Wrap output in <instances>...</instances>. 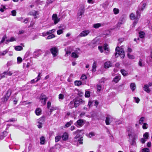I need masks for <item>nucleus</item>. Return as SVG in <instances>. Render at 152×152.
I'll return each mask as SVG.
<instances>
[{
    "label": "nucleus",
    "instance_id": "nucleus-1",
    "mask_svg": "<svg viewBox=\"0 0 152 152\" xmlns=\"http://www.w3.org/2000/svg\"><path fill=\"white\" fill-rule=\"evenodd\" d=\"M129 138V142L130 144L132 145H136V142L135 139L136 138L135 136L132 135L131 134H128Z\"/></svg>",
    "mask_w": 152,
    "mask_h": 152
},
{
    "label": "nucleus",
    "instance_id": "nucleus-2",
    "mask_svg": "<svg viewBox=\"0 0 152 152\" xmlns=\"http://www.w3.org/2000/svg\"><path fill=\"white\" fill-rule=\"evenodd\" d=\"M84 6L83 5L81 6L77 12V16L80 19L81 18L82 15L84 14Z\"/></svg>",
    "mask_w": 152,
    "mask_h": 152
},
{
    "label": "nucleus",
    "instance_id": "nucleus-3",
    "mask_svg": "<svg viewBox=\"0 0 152 152\" xmlns=\"http://www.w3.org/2000/svg\"><path fill=\"white\" fill-rule=\"evenodd\" d=\"M75 107H78L80 104L83 103L84 101L80 99L77 98L74 101Z\"/></svg>",
    "mask_w": 152,
    "mask_h": 152
},
{
    "label": "nucleus",
    "instance_id": "nucleus-4",
    "mask_svg": "<svg viewBox=\"0 0 152 152\" xmlns=\"http://www.w3.org/2000/svg\"><path fill=\"white\" fill-rule=\"evenodd\" d=\"M52 20L54 21V23L56 24L60 21V18L57 17L56 14H54L52 16Z\"/></svg>",
    "mask_w": 152,
    "mask_h": 152
},
{
    "label": "nucleus",
    "instance_id": "nucleus-5",
    "mask_svg": "<svg viewBox=\"0 0 152 152\" xmlns=\"http://www.w3.org/2000/svg\"><path fill=\"white\" fill-rule=\"evenodd\" d=\"M50 50L53 57L56 56L58 54V50L57 48L53 47L50 49Z\"/></svg>",
    "mask_w": 152,
    "mask_h": 152
},
{
    "label": "nucleus",
    "instance_id": "nucleus-6",
    "mask_svg": "<svg viewBox=\"0 0 152 152\" xmlns=\"http://www.w3.org/2000/svg\"><path fill=\"white\" fill-rule=\"evenodd\" d=\"M113 118L109 115H107L106 117L105 123L107 125H109L110 124V121H112Z\"/></svg>",
    "mask_w": 152,
    "mask_h": 152
},
{
    "label": "nucleus",
    "instance_id": "nucleus-7",
    "mask_svg": "<svg viewBox=\"0 0 152 152\" xmlns=\"http://www.w3.org/2000/svg\"><path fill=\"white\" fill-rule=\"evenodd\" d=\"M90 32V31L89 30H86L83 31L80 33L79 36L80 37H85L87 36Z\"/></svg>",
    "mask_w": 152,
    "mask_h": 152
},
{
    "label": "nucleus",
    "instance_id": "nucleus-8",
    "mask_svg": "<svg viewBox=\"0 0 152 152\" xmlns=\"http://www.w3.org/2000/svg\"><path fill=\"white\" fill-rule=\"evenodd\" d=\"M82 131V130H77L76 131L74 132H73V134H77V135L76 136L74 137V139H79L80 137V135L79 134V133H80L81 131Z\"/></svg>",
    "mask_w": 152,
    "mask_h": 152
},
{
    "label": "nucleus",
    "instance_id": "nucleus-9",
    "mask_svg": "<svg viewBox=\"0 0 152 152\" xmlns=\"http://www.w3.org/2000/svg\"><path fill=\"white\" fill-rule=\"evenodd\" d=\"M84 124L83 121L81 119L78 120L75 125L77 126H81Z\"/></svg>",
    "mask_w": 152,
    "mask_h": 152
},
{
    "label": "nucleus",
    "instance_id": "nucleus-10",
    "mask_svg": "<svg viewBox=\"0 0 152 152\" xmlns=\"http://www.w3.org/2000/svg\"><path fill=\"white\" fill-rule=\"evenodd\" d=\"M28 15H32L35 18H36L37 15H39L38 12L35 10H32L30 12L28 13Z\"/></svg>",
    "mask_w": 152,
    "mask_h": 152
},
{
    "label": "nucleus",
    "instance_id": "nucleus-11",
    "mask_svg": "<svg viewBox=\"0 0 152 152\" xmlns=\"http://www.w3.org/2000/svg\"><path fill=\"white\" fill-rule=\"evenodd\" d=\"M48 99V98L44 94H42L40 97V100H44V102H43L44 103V104H45L46 101Z\"/></svg>",
    "mask_w": 152,
    "mask_h": 152
},
{
    "label": "nucleus",
    "instance_id": "nucleus-12",
    "mask_svg": "<svg viewBox=\"0 0 152 152\" xmlns=\"http://www.w3.org/2000/svg\"><path fill=\"white\" fill-rule=\"evenodd\" d=\"M112 66V63L110 61H107L104 64V67L106 68H108Z\"/></svg>",
    "mask_w": 152,
    "mask_h": 152
},
{
    "label": "nucleus",
    "instance_id": "nucleus-13",
    "mask_svg": "<svg viewBox=\"0 0 152 152\" xmlns=\"http://www.w3.org/2000/svg\"><path fill=\"white\" fill-rule=\"evenodd\" d=\"M62 138L64 141L66 140L68 138V134L67 133L65 132L62 136Z\"/></svg>",
    "mask_w": 152,
    "mask_h": 152
},
{
    "label": "nucleus",
    "instance_id": "nucleus-14",
    "mask_svg": "<svg viewBox=\"0 0 152 152\" xmlns=\"http://www.w3.org/2000/svg\"><path fill=\"white\" fill-rule=\"evenodd\" d=\"M119 55L122 58H124L125 56L124 51L122 48L120 49V52L119 53Z\"/></svg>",
    "mask_w": 152,
    "mask_h": 152
},
{
    "label": "nucleus",
    "instance_id": "nucleus-15",
    "mask_svg": "<svg viewBox=\"0 0 152 152\" xmlns=\"http://www.w3.org/2000/svg\"><path fill=\"white\" fill-rule=\"evenodd\" d=\"M40 51V50H38L34 51L33 53V56L34 58H37L40 55L39 52Z\"/></svg>",
    "mask_w": 152,
    "mask_h": 152
},
{
    "label": "nucleus",
    "instance_id": "nucleus-16",
    "mask_svg": "<svg viewBox=\"0 0 152 152\" xmlns=\"http://www.w3.org/2000/svg\"><path fill=\"white\" fill-rule=\"evenodd\" d=\"M103 26V24L97 23L93 25V27L95 28H98L99 27Z\"/></svg>",
    "mask_w": 152,
    "mask_h": 152
},
{
    "label": "nucleus",
    "instance_id": "nucleus-17",
    "mask_svg": "<svg viewBox=\"0 0 152 152\" xmlns=\"http://www.w3.org/2000/svg\"><path fill=\"white\" fill-rule=\"evenodd\" d=\"M95 135V132H91L89 133L88 134H86V136L89 138H91L92 137L94 136Z\"/></svg>",
    "mask_w": 152,
    "mask_h": 152
},
{
    "label": "nucleus",
    "instance_id": "nucleus-18",
    "mask_svg": "<svg viewBox=\"0 0 152 152\" xmlns=\"http://www.w3.org/2000/svg\"><path fill=\"white\" fill-rule=\"evenodd\" d=\"M143 88H144V91H146L147 92L149 93L150 92V89L149 88V86L147 85H145L144 86Z\"/></svg>",
    "mask_w": 152,
    "mask_h": 152
},
{
    "label": "nucleus",
    "instance_id": "nucleus-19",
    "mask_svg": "<svg viewBox=\"0 0 152 152\" xmlns=\"http://www.w3.org/2000/svg\"><path fill=\"white\" fill-rule=\"evenodd\" d=\"M130 87L132 91H134L136 88L135 84L134 83H131L130 84Z\"/></svg>",
    "mask_w": 152,
    "mask_h": 152
},
{
    "label": "nucleus",
    "instance_id": "nucleus-20",
    "mask_svg": "<svg viewBox=\"0 0 152 152\" xmlns=\"http://www.w3.org/2000/svg\"><path fill=\"white\" fill-rule=\"evenodd\" d=\"M41 110L39 108L35 110V113L37 115H39L41 114Z\"/></svg>",
    "mask_w": 152,
    "mask_h": 152
},
{
    "label": "nucleus",
    "instance_id": "nucleus-21",
    "mask_svg": "<svg viewBox=\"0 0 152 152\" xmlns=\"http://www.w3.org/2000/svg\"><path fill=\"white\" fill-rule=\"evenodd\" d=\"M44 121V118L43 117H41L38 120V122L39 124H42Z\"/></svg>",
    "mask_w": 152,
    "mask_h": 152
},
{
    "label": "nucleus",
    "instance_id": "nucleus-22",
    "mask_svg": "<svg viewBox=\"0 0 152 152\" xmlns=\"http://www.w3.org/2000/svg\"><path fill=\"white\" fill-rule=\"evenodd\" d=\"M7 133L6 132H4L0 136V140L3 139L4 137L7 136Z\"/></svg>",
    "mask_w": 152,
    "mask_h": 152
},
{
    "label": "nucleus",
    "instance_id": "nucleus-23",
    "mask_svg": "<svg viewBox=\"0 0 152 152\" xmlns=\"http://www.w3.org/2000/svg\"><path fill=\"white\" fill-rule=\"evenodd\" d=\"M70 108H72L73 107H75V104H74V100L71 101L69 104Z\"/></svg>",
    "mask_w": 152,
    "mask_h": 152
},
{
    "label": "nucleus",
    "instance_id": "nucleus-24",
    "mask_svg": "<svg viewBox=\"0 0 152 152\" xmlns=\"http://www.w3.org/2000/svg\"><path fill=\"white\" fill-rule=\"evenodd\" d=\"M138 64V65L140 66H144V63L141 59H139Z\"/></svg>",
    "mask_w": 152,
    "mask_h": 152
},
{
    "label": "nucleus",
    "instance_id": "nucleus-25",
    "mask_svg": "<svg viewBox=\"0 0 152 152\" xmlns=\"http://www.w3.org/2000/svg\"><path fill=\"white\" fill-rule=\"evenodd\" d=\"M15 49L17 51H20L23 50V48L20 46H17L15 47Z\"/></svg>",
    "mask_w": 152,
    "mask_h": 152
},
{
    "label": "nucleus",
    "instance_id": "nucleus-26",
    "mask_svg": "<svg viewBox=\"0 0 152 152\" xmlns=\"http://www.w3.org/2000/svg\"><path fill=\"white\" fill-rule=\"evenodd\" d=\"M8 51V50L6 49L2 52H0V56H4Z\"/></svg>",
    "mask_w": 152,
    "mask_h": 152
},
{
    "label": "nucleus",
    "instance_id": "nucleus-27",
    "mask_svg": "<svg viewBox=\"0 0 152 152\" xmlns=\"http://www.w3.org/2000/svg\"><path fill=\"white\" fill-rule=\"evenodd\" d=\"M145 33L143 31H140L139 33V36L140 38H143L144 37Z\"/></svg>",
    "mask_w": 152,
    "mask_h": 152
},
{
    "label": "nucleus",
    "instance_id": "nucleus-28",
    "mask_svg": "<svg viewBox=\"0 0 152 152\" xmlns=\"http://www.w3.org/2000/svg\"><path fill=\"white\" fill-rule=\"evenodd\" d=\"M124 19H120L119 22L117 24V26L118 27H120L121 25L124 23Z\"/></svg>",
    "mask_w": 152,
    "mask_h": 152
},
{
    "label": "nucleus",
    "instance_id": "nucleus-29",
    "mask_svg": "<svg viewBox=\"0 0 152 152\" xmlns=\"http://www.w3.org/2000/svg\"><path fill=\"white\" fill-rule=\"evenodd\" d=\"M120 79V77L119 76H116L113 79V81L115 83H117Z\"/></svg>",
    "mask_w": 152,
    "mask_h": 152
},
{
    "label": "nucleus",
    "instance_id": "nucleus-30",
    "mask_svg": "<svg viewBox=\"0 0 152 152\" xmlns=\"http://www.w3.org/2000/svg\"><path fill=\"white\" fill-rule=\"evenodd\" d=\"M96 63L95 62H94L93 64L92 69V72H94L96 71Z\"/></svg>",
    "mask_w": 152,
    "mask_h": 152
},
{
    "label": "nucleus",
    "instance_id": "nucleus-31",
    "mask_svg": "<svg viewBox=\"0 0 152 152\" xmlns=\"http://www.w3.org/2000/svg\"><path fill=\"white\" fill-rule=\"evenodd\" d=\"M74 84L75 85L79 86L82 84V83L80 81L76 80L75 81Z\"/></svg>",
    "mask_w": 152,
    "mask_h": 152
},
{
    "label": "nucleus",
    "instance_id": "nucleus-32",
    "mask_svg": "<svg viewBox=\"0 0 152 152\" xmlns=\"http://www.w3.org/2000/svg\"><path fill=\"white\" fill-rule=\"evenodd\" d=\"M72 123L73 122L72 121H70L67 122L65 125V126L64 127H69L72 124Z\"/></svg>",
    "mask_w": 152,
    "mask_h": 152
},
{
    "label": "nucleus",
    "instance_id": "nucleus-33",
    "mask_svg": "<svg viewBox=\"0 0 152 152\" xmlns=\"http://www.w3.org/2000/svg\"><path fill=\"white\" fill-rule=\"evenodd\" d=\"M15 39L14 37H12L9 40H7L5 43H7L9 42H12L15 41Z\"/></svg>",
    "mask_w": 152,
    "mask_h": 152
},
{
    "label": "nucleus",
    "instance_id": "nucleus-34",
    "mask_svg": "<svg viewBox=\"0 0 152 152\" xmlns=\"http://www.w3.org/2000/svg\"><path fill=\"white\" fill-rule=\"evenodd\" d=\"M45 138L43 137H41L40 138V142L42 144H43L45 142Z\"/></svg>",
    "mask_w": 152,
    "mask_h": 152
},
{
    "label": "nucleus",
    "instance_id": "nucleus-35",
    "mask_svg": "<svg viewBox=\"0 0 152 152\" xmlns=\"http://www.w3.org/2000/svg\"><path fill=\"white\" fill-rule=\"evenodd\" d=\"M146 4L145 3H143L142 4V7H141V8H140L139 9V11H143L144 9L145 8L146 6Z\"/></svg>",
    "mask_w": 152,
    "mask_h": 152
},
{
    "label": "nucleus",
    "instance_id": "nucleus-36",
    "mask_svg": "<svg viewBox=\"0 0 152 152\" xmlns=\"http://www.w3.org/2000/svg\"><path fill=\"white\" fill-rule=\"evenodd\" d=\"M121 72L124 76H126L127 74V72L124 69H121Z\"/></svg>",
    "mask_w": 152,
    "mask_h": 152
},
{
    "label": "nucleus",
    "instance_id": "nucleus-37",
    "mask_svg": "<svg viewBox=\"0 0 152 152\" xmlns=\"http://www.w3.org/2000/svg\"><path fill=\"white\" fill-rule=\"evenodd\" d=\"M113 12L115 14H117L119 12V10L118 9L114 8L113 10Z\"/></svg>",
    "mask_w": 152,
    "mask_h": 152
},
{
    "label": "nucleus",
    "instance_id": "nucleus-38",
    "mask_svg": "<svg viewBox=\"0 0 152 152\" xmlns=\"http://www.w3.org/2000/svg\"><path fill=\"white\" fill-rule=\"evenodd\" d=\"M143 137L146 140L149 137L148 133L145 132L143 135Z\"/></svg>",
    "mask_w": 152,
    "mask_h": 152
},
{
    "label": "nucleus",
    "instance_id": "nucleus-39",
    "mask_svg": "<svg viewBox=\"0 0 152 152\" xmlns=\"http://www.w3.org/2000/svg\"><path fill=\"white\" fill-rule=\"evenodd\" d=\"M11 93L12 92L11 90L9 89L7 91L6 95L8 96V97H10L11 94Z\"/></svg>",
    "mask_w": 152,
    "mask_h": 152
},
{
    "label": "nucleus",
    "instance_id": "nucleus-40",
    "mask_svg": "<svg viewBox=\"0 0 152 152\" xmlns=\"http://www.w3.org/2000/svg\"><path fill=\"white\" fill-rule=\"evenodd\" d=\"M72 57L74 58H77L78 57V55L75 52H73L72 53Z\"/></svg>",
    "mask_w": 152,
    "mask_h": 152
},
{
    "label": "nucleus",
    "instance_id": "nucleus-41",
    "mask_svg": "<svg viewBox=\"0 0 152 152\" xmlns=\"http://www.w3.org/2000/svg\"><path fill=\"white\" fill-rule=\"evenodd\" d=\"M17 63L20 64L21 63L22 61V58L20 57H18L17 58Z\"/></svg>",
    "mask_w": 152,
    "mask_h": 152
},
{
    "label": "nucleus",
    "instance_id": "nucleus-42",
    "mask_svg": "<svg viewBox=\"0 0 152 152\" xmlns=\"http://www.w3.org/2000/svg\"><path fill=\"white\" fill-rule=\"evenodd\" d=\"M55 37V35L53 34H52L50 35H48L47 37V39H52L53 38Z\"/></svg>",
    "mask_w": 152,
    "mask_h": 152
},
{
    "label": "nucleus",
    "instance_id": "nucleus-43",
    "mask_svg": "<svg viewBox=\"0 0 152 152\" xmlns=\"http://www.w3.org/2000/svg\"><path fill=\"white\" fill-rule=\"evenodd\" d=\"M139 11V9L136 12L137 15V19H139L140 18V16L141 14V13L140 12V11Z\"/></svg>",
    "mask_w": 152,
    "mask_h": 152
},
{
    "label": "nucleus",
    "instance_id": "nucleus-44",
    "mask_svg": "<svg viewBox=\"0 0 152 152\" xmlns=\"http://www.w3.org/2000/svg\"><path fill=\"white\" fill-rule=\"evenodd\" d=\"M148 127V125L146 123H144L142 126V128L143 129H146Z\"/></svg>",
    "mask_w": 152,
    "mask_h": 152
},
{
    "label": "nucleus",
    "instance_id": "nucleus-45",
    "mask_svg": "<svg viewBox=\"0 0 152 152\" xmlns=\"http://www.w3.org/2000/svg\"><path fill=\"white\" fill-rule=\"evenodd\" d=\"M56 30L55 29H52L51 30H49V31L47 32V34L48 35L51 34L52 33L54 32Z\"/></svg>",
    "mask_w": 152,
    "mask_h": 152
},
{
    "label": "nucleus",
    "instance_id": "nucleus-46",
    "mask_svg": "<svg viewBox=\"0 0 152 152\" xmlns=\"http://www.w3.org/2000/svg\"><path fill=\"white\" fill-rule=\"evenodd\" d=\"M3 74L5 75H8L9 76H11L12 73L11 72H3Z\"/></svg>",
    "mask_w": 152,
    "mask_h": 152
},
{
    "label": "nucleus",
    "instance_id": "nucleus-47",
    "mask_svg": "<svg viewBox=\"0 0 152 152\" xmlns=\"http://www.w3.org/2000/svg\"><path fill=\"white\" fill-rule=\"evenodd\" d=\"M108 5V2L107 1H106L104 3H103L102 4V6L104 8L106 7Z\"/></svg>",
    "mask_w": 152,
    "mask_h": 152
},
{
    "label": "nucleus",
    "instance_id": "nucleus-48",
    "mask_svg": "<svg viewBox=\"0 0 152 152\" xmlns=\"http://www.w3.org/2000/svg\"><path fill=\"white\" fill-rule=\"evenodd\" d=\"M130 18L131 20H134L135 19L136 17L133 13H132L130 15Z\"/></svg>",
    "mask_w": 152,
    "mask_h": 152
},
{
    "label": "nucleus",
    "instance_id": "nucleus-49",
    "mask_svg": "<svg viewBox=\"0 0 152 152\" xmlns=\"http://www.w3.org/2000/svg\"><path fill=\"white\" fill-rule=\"evenodd\" d=\"M85 96L86 97H89L90 96V92L89 91H86L85 93Z\"/></svg>",
    "mask_w": 152,
    "mask_h": 152
},
{
    "label": "nucleus",
    "instance_id": "nucleus-50",
    "mask_svg": "<svg viewBox=\"0 0 152 152\" xmlns=\"http://www.w3.org/2000/svg\"><path fill=\"white\" fill-rule=\"evenodd\" d=\"M7 38V37L6 35H4L2 38V40H1L0 42V44H1L2 43H3L5 41V39Z\"/></svg>",
    "mask_w": 152,
    "mask_h": 152
},
{
    "label": "nucleus",
    "instance_id": "nucleus-51",
    "mask_svg": "<svg viewBox=\"0 0 152 152\" xmlns=\"http://www.w3.org/2000/svg\"><path fill=\"white\" fill-rule=\"evenodd\" d=\"M87 78V77L85 75H83L81 77L80 79L82 80H85Z\"/></svg>",
    "mask_w": 152,
    "mask_h": 152
},
{
    "label": "nucleus",
    "instance_id": "nucleus-52",
    "mask_svg": "<svg viewBox=\"0 0 152 152\" xmlns=\"http://www.w3.org/2000/svg\"><path fill=\"white\" fill-rule=\"evenodd\" d=\"M127 56H128V57L130 59H134V56L133 55H130L129 53H128Z\"/></svg>",
    "mask_w": 152,
    "mask_h": 152
},
{
    "label": "nucleus",
    "instance_id": "nucleus-53",
    "mask_svg": "<svg viewBox=\"0 0 152 152\" xmlns=\"http://www.w3.org/2000/svg\"><path fill=\"white\" fill-rule=\"evenodd\" d=\"M83 137H81L79 139H78L77 140L80 144H82L83 143Z\"/></svg>",
    "mask_w": 152,
    "mask_h": 152
},
{
    "label": "nucleus",
    "instance_id": "nucleus-54",
    "mask_svg": "<svg viewBox=\"0 0 152 152\" xmlns=\"http://www.w3.org/2000/svg\"><path fill=\"white\" fill-rule=\"evenodd\" d=\"M61 139V137L60 136H57L55 137V140L56 142H57L59 141Z\"/></svg>",
    "mask_w": 152,
    "mask_h": 152
},
{
    "label": "nucleus",
    "instance_id": "nucleus-55",
    "mask_svg": "<svg viewBox=\"0 0 152 152\" xmlns=\"http://www.w3.org/2000/svg\"><path fill=\"white\" fill-rule=\"evenodd\" d=\"M142 151L143 152H149L150 151L148 148H145L142 149Z\"/></svg>",
    "mask_w": 152,
    "mask_h": 152
},
{
    "label": "nucleus",
    "instance_id": "nucleus-56",
    "mask_svg": "<svg viewBox=\"0 0 152 152\" xmlns=\"http://www.w3.org/2000/svg\"><path fill=\"white\" fill-rule=\"evenodd\" d=\"M144 117H141L140 119L139 120V124H142L144 121Z\"/></svg>",
    "mask_w": 152,
    "mask_h": 152
},
{
    "label": "nucleus",
    "instance_id": "nucleus-57",
    "mask_svg": "<svg viewBox=\"0 0 152 152\" xmlns=\"http://www.w3.org/2000/svg\"><path fill=\"white\" fill-rule=\"evenodd\" d=\"M57 33L58 35H60L63 33V31L62 29H59L57 31Z\"/></svg>",
    "mask_w": 152,
    "mask_h": 152
},
{
    "label": "nucleus",
    "instance_id": "nucleus-58",
    "mask_svg": "<svg viewBox=\"0 0 152 152\" xmlns=\"http://www.w3.org/2000/svg\"><path fill=\"white\" fill-rule=\"evenodd\" d=\"M64 98V95L62 94H60L58 96V98L59 99H63Z\"/></svg>",
    "mask_w": 152,
    "mask_h": 152
},
{
    "label": "nucleus",
    "instance_id": "nucleus-59",
    "mask_svg": "<svg viewBox=\"0 0 152 152\" xmlns=\"http://www.w3.org/2000/svg\"><path fill=\"white\" fill-rule=\"evenodd\" d=\"M41 74V73H39L37 77V80L36 81V82H37L40 79V78H41V76H40V75Z\"/></svg>",
    "mask_w": 152,
    "mask_h": 152
},
{
    "label": "nucleus",
    "instance_id": "nucleus-60",
    "mask_svg": "<svg viewBox=\"0 0 152 152\" xmlns=\"http://www.w3.org/2000/svg\"><path fill=\"white\" fill-rule=\"evenodd\" d=\"M97 91L99 92H100L101 89V86L99 85H97Z\"/></svg>",
    "mask_w": 152,
    "mask_h": 152
},
{
    "label": "nucleus",
    "instance_id": "nucleus-61",
    "mask_svg": "<svg viewBox=\"0 0 152 152\" xmlns=\"http://www.w3.org/2000/svg\"><path fill=\"white\" fill-rule=\"evenodd\" d=\"M134 99L135 101V102L138 103L140 101V99H139L138 98H137V97H134Z\"/></svg>",
    "mask_w": 152,
    "mask_h": 152
},
{
    "label": "nucleus",
    "instance_id": "nucleus-62",
    "mask_svg": "<svg viewBox=\"0 0 152 152\" xmlns=\"http://www.w3.org/2000/svg\"><path fill=\"white\" fill-rule=\"evenodd\" d=\"M99 50L101 53H102L103 52V47L102 46H99L98 47Z\"/></svg>",
    "mask_w": 152,
    "mask_h": 152
},
{
    "label": "nucleus",
    "instance_id": "nucleus-63",
    "mask_svg": "<svg viewBox=\"0 0 152 152\" xmlns=\"http://www.w3.org/2000/svg\"><path fill=\"white\" fill-rule=\"evenodd\" d=\"M12 15L13 16H15L16 15V12L15 10H13L11 11Z\"/></svg>",
    "mask_w": 152,
    "mask_h": 152
},
{
    "label": "nucleus",
    "instance_id": "nucleus-64",
    "mask_svg": "<svg viewBox=\"0 0 152 152\" xmlns=\"http://www.w3.org/2000/svg\"><path fill=\"white\" fill-rule=\"evenodd\" d=\"M146 139L144 138H142L140 140V142L142 143H144L146 141Z\"/></svg>",
    "mask_w": 152,
    "mask_h": 152
}]
</instances>
